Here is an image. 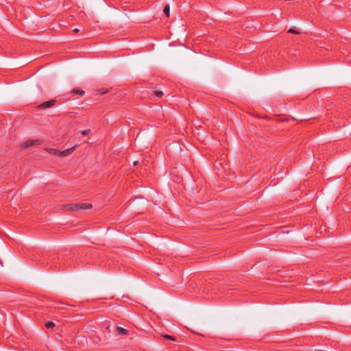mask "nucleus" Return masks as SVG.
Listing matches in <instances>:
<instances>
[{
	"mask_svg": "<svg viewBox=\"0 0 351 351\" xmlns=\"http://www.w3.org/2000/svg\"><path fill=\"white\" fill-rule=\"evenodd\" d=\"M57 102L56 99H51L49 101H44L37 106L38 109H46L53 106Z\"/></svg>",
	"mask_w": 351,
	"mask_h": 351,
	"instance_id": "nucleus-1",
	"label": "nucleus"
},
{
	"mask_svg": "<svg viewBox=\"0 0 351 351\" xmlns=\"http://www.w3.org/2000/svg\"><path fill=\"white\" fill-rule=\"evenodd\" d=\"M77 145H75L73 147H72L71 148L66 149L63 151H60L58 152V156L60 157H64V156H66L71 154L75 150V149L77 147Z\"/></svg>",
	"mask_w": 351,
	"mask_h": 351,
	"instance_id": "nucleus-2",
	"label": "nucleus"
},
{
	"mask_svg": "<svg viewBox=\"0 0 351 351\" xmlns=\"http://www.w3.org/2000/svg\"><path fill=\"white\" fill-rule=\"evenodd\" d=\"M115 331L121 335H128L129 331L122 327H117Z\"/></svg>",
	"mask_w": 351,
	"mask_h": 351,
	"instance_id": "nucleus-3",
	"label": "nucleus"
},
{
	"mask_svg": "<svg viewBox=\"0 0 351 351\" xmlns=\"http://www.w3.org/2000/svg\"><path fill=\"white\" fill-rule=\"evenodd\" d=\"M287 33L293 34H300L301 30L298 27H291L287 30Z\"/></svg>",
	"mask_w": 351,
	"mask_h": 351,
	"instance_id": "nucleus-4",
	"label": "nucleus"
},
{
	"mask_svg": "<svg viewBox=\"0 0 351 351\" xmlns=\"http://www.w3.org/2000/svg\"><path fill=\"white\" fill-rule=\"evenodd\" d=\"M71 94H78L80 95V96H82L84 95L85 92L83 90H81V89H79L77 88H73L71 92Z\"/></svg>",
	"mask_w": 351,
	"mask_h": 351,
	"instance_id": "nucleus-5",
	"label": "nucleus"
},
{
	"mask_svg": "<svg viewBox=\"0 0 351 351\" xmlns=\"http://www.w3.org/2000/svg\"><path fill=\"white\" fill-rule=\"evenodd\" d=\"M80 210L90 209L92 208L93 206L91 204L82 203L80 204Z\"/></svg>",
	"mask_w": 351,
	"mask_h": 351,
	"instance_id": "nucleus-6",
	"label": "nucleus"
},
{
	"mask_svg": "<svg viewBox=\"0 0 351 351\" xmlns=\"http://www.w3.org/2000/svg\"><path fill=\"white\" fill-rule=\"evenodd\" d=\"M36 142H37V141H27L22 145V147L23 148H27V147L34 145Z\"/></svg>",
	"mask_w": 351,
	"mask_h": 351,
	"instance_id": "nucleus-7",
	"label": "nucleus"
},
{
	"mask_svg": "<svg viewBox=\"0 0 351 351\" xmlns=\"http://www.w3.org/2000/svg\"><path fill=\"white\" fill-rule=\"evenodd\" d=\"M80 204H69L68 206H66V207L69 208V209L71 210H80Z\"/></svg>",
	"mask_w": 351,
	"mask_h": 351,
	"instance_id": "nucleus-8",
	"label": "nucleus"
},
{
	"mask_svg": "<svg viewBox=\"0 0 351 351\" xmlns=\"http://www.w3.org/2000/svg\"><path fill=\"white\" fill-rule=\"evenodd\" d=\"M164 13L165 14L167 17L169 16L170 7L169 5H166L164 8Z\"/></svg>",
	"mask_w": 351,
	"mask_h": 351,
	"instance_id": "nucleus-9",
	"label": "nucleus"
},
{
	"mask_svg": "<svg viewBox=\"0 0 351 351\" xmlns=\"http://www.w3.org/2000/svg\"><path fill=\"white\" fill-rule=\"evenodd\" d=\"M162 337L165 339H167V340H172V341H176V337H174V336H171V335H164L162 336Z\"/></svg>",
	"mask_w": 351,
	"mask_h": 351,
	"instance_id": "nucleus-10",
	"label": "nucleus"
},
{
	"mask_svg": "<svg viewBox=\"0 0 351 351\" xmlns=\"http://www.w3.org/2000/svg\"><path fill=\"white\" fill-rule=\"evenodd\" d=\"M45 326L47 328H53L55 326V324L53 322H48Z\"/></svg>",
	"mask_w": 351,
	"mask_h": 351,
	"instance_id": "nucleus-11",
	"label": "nucleus"
},
{
	"mask_svg": "<svg viewBox=\"0 0 351 351\" xmlns=\"http://www.w3.org/2000/svg\"><path fill=\"white\" fill-rule=\"evenodd\" d=\"M154 94L158 97H161L163 95V93L160 90H155Z\"/></svg>",
	"mask_w": 351,
	"mask_h": 351,
	"instance_id": "nucleus-12",
	"label": "nucleus"
},
{
	"mask_svg": "<svg viewBox=\"0 0 351 351\" xmlns=\"http://www.w3.org/2000/svg\"><path fill=\"white\" fill-rule=\"evenodd\" d=\"M60 151H58V149H51L49 150V153L53 154V155H58V152Z\"/></svg>",
	"mask_w": 351,
	"mask_h": 351,
	"instance_id": "nucleus-13",
	"label": "nucleus"
},
{
	"mask_svg": "<svg viewBox=\"0 0 351 351\" xmlns=\"http://www.w3.org/2000/svg\"><path fill=\"white\" fill-rule=\"evenodd\" d=\"M90 130H83L81 134L83 136H86V135H88L89 133H90Z\"/></svg>",
	"mask_w": 351,
	"mask_h": 351,
	"instance_id": "nucleus-14",
	"label": "nucleus"
},
{
	"mask_svg": "<svg viewBox=\"0 0 351 351\" xmlns=\"http://www.w3.org/2000/svg\"><path fill=\"white\" fill-rule=\"evenodd\" d=\"M99 92L101 95L105 94L107 93V90H105L104 88H101L99 90Z\"/></svg>",
	"mask_w": 351,
	"mask_h": 351,
	"instance_id": "nucleus-15",
	"label": "nucleus"
},
{
	"mask_svg": "<svg viewBox=\"0 0 351 351\" xmlns=\"http://www.w3.org/2000/svg\"><path fill=\"white\" fill-rule=\"evenodd\" d=\"M55 308H57V309H60V310H64L65 308H63V307H60V306H55L54 307Z\"/></svg>",
	"mask_w": 351,
	"mask_h": 351,
	"instance_id": "nucleus-16",
	"label": "nucleus"
},
{
	"mask_svg": "<svg viewBox=\"0 0 351 351\" xmlns=\"http://www.w3.org/2000/svg\"><path fill=\"white\" fill-rule=\"evenodd\" d=\"M73 31V32H75V33H77V32H79V29H77V28H75V29H74Z\"/></svg>",
	"mask_w": 351,
	"mask_h": 351,
	"instance_id": "nucleus-17",
	"label": "nucleus"
},
{
	"mask_svg": "<svg viewBox=\"0 0 351 351\" xmlns=\"http://www.w3.org/2000/svg\"><path fill=\"white\" fill-rule=\"evenodd\" d=\"M68 314H69V315H73V314H74V313H73V312H71V311H68Z\"/></svg>",
	"mask_w": 351,
	"mask_h": 351,
	"instance_id": "nucleus-18",
	"label": "nucleus"
},
{
	"mask_svg": "<svg viewBox=\"0 0 351 351\" xmlns=\"http://www.w3.org/2000/svg\"><path fill=\"white\" fill-rule=\"evenodd\" d=\"M138 161H135V162H134V165H138Z\"/></svg>",
	"mask_w": 351,
	"mask_h": 351,
	"instance_id": "nucleus-19",
	"label": "nucleus"
},
{
	"mask_svg": "<svg viewBox=\"0 0 351 351\" xmlns=\"http://www.w3.org/2000/svg\"><path fill=\"white\" fill-rule=\"evenodd\" d=\"M65 314H66V313H65V312H63V315H64V316H66Z\"/></svg>",
	"mask_w": 351,
	"mask_h": 351,
	"instance_id": "nucleus-20",
	"label": "nucleus"
}]
</instances>
